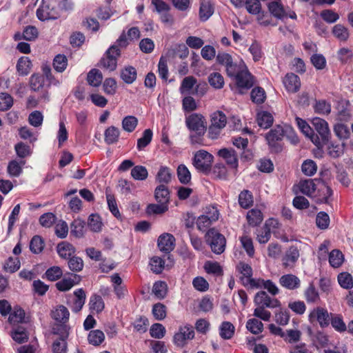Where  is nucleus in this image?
Returning a JSON list of instances; mask_svg holds the SVG:
<instances>
[{"label": "nucleus", "mask_w": 353, "mask_h": 353, "mask_svg": "<svg viewBox=\"0 0 353 353\" xmlns=\"http://www.w3.org/2000/svg\"><path fill=\"white\" fill-rule=\"evenodd\" d=\"M44 248V242L41 236L36 235L30 243V249L34 254L40 253Z\"/></svg>", "instance_id": "64"}, {"label": "nucleus", "mask_w": 353, "mask_h": 353, "mask_svg": "<svg viewBox=\"0 0 353 353\" xmlns=\"http://www.w3.org/2000/svg\"><path fill=\"white\" fill-rule=\"evenodd\" d=\"M285 137L284 125H276L265 136L269 146L274 149L276 152H280V141Z\"/></svg>", "instance_id": "5"}, {"label": "nucleus", "mask_w": 353, "mask_h": 353, "mask_svg": "<svg viewBox=\"0 0 353 353\" xmlns=\"http://www.w3.org/2000/svg\"><path fill=\"white\" fill-rule=\"evenodd\" d=\"M205 241L214 254H220L224 252L226 244L225 238L215 228L208 230L205 234Z\"/></svg>", "instance_id": "4"}, {"label": "nucleus", "mask_w": 353, "mask_h": 353, "mask_svg": "<svg viewBox=\"0 0 353 353\" xmlns=\"http://www.w3.org/2000/svg\"><path fill=\"white\" fill-rule=\"evenodd\" d=\"M239 203L244 209L249 208L253 203V196L249 190H245L239 195Z\"/></svg>", "instance_id": "45"}, {"label": "nucleus", "mask_w": 353, "mask_h": 353, "mask_svg": "<svg viewBox=\"0 0 353 353\" xmlns=\"http://www.w3.org/2000/svg\"><path fill=\"white\" fill-rule=\"evenodd\" d=\"M85 222L81 219H74L71 225V234L77 238H81L84 235Z\"/></svg>", "instance_id": "33"}, {"label": "nucleus", "mask_w": 353, "mask_h": 353, "mask_svg": "<svg viewBox=\"0 0 353 353\" xmlns=\"http://www.w3.org/2000/svg\"><path fill=\"white\" fill-rule=\"evenodd\" d=\"M304 296L306 301L310 303H316L319 300V294L313 283H310L309 286L304 292Z\"/></svg>", "instance_id": "48"}, {"label": "nucleus", "mask_w": 353, "mask_h": 353, "mask_svg": "<svg viewBox=\"0 0 353 353\" xmlns=\"http://www.w3.org/2000/svg\"><path fill=\"white\" fill-rule=\"evenodd\" d=\"M279 283L288 290H294L300 288L301 280L294 274H288L280 277Z\"/></svg>", "instance_id": "22"}, {"label": "nucleus", "mask_w": 353, "mask_h": 353, "mask_svg": "<svg viewBox=\"0 0 353 353\" xmlns=\"http://www.w3.org/2000/svg\"><path fill=\"white\" fill-rule=\"evenodd\" d=\"M247 329L254 334L261 333L263 330V324L258 319H250L246 323Z\"/></svg>", "instance_id": "49"}, {"label": "nucleus", "mask_w": 353, "mask_h": 353, "mask_svg": "<svg viewBox=\"0 0 353 353\" xmlns=\"http://www.w3.org/2000/svg\"><path fill=\"white\" fill-rule=\"evenodd\" d=\"M319 180L318 179H302L296 185L294 188H296V193L299 192L307 196H313L317 188V183Z\"/></svg>", "instance_id": "17"}, {"label": "nucleus", "mask_w": 353, "mask_h": 353, "mask_svg": "<svg viewBox=\"0 0 353 353\" xmlns=\"http://www.w3.org/2000/svg\"><path fill=\"white\" fill-rule=\"evenodd\" d=\"M19 134L21 139L28 140L31 143L37 140V134L27 126L20 128L19 129Z\"/></svg>", "instance_id": "62"}, {"label": "nucleus", "mask_w": 353, "mask_h": 353, "mask_svg": "<svg viewBox=\"0 0 353 353\" xmlns=\"http://www.w3.org/2000/svg\"><path fill=\"white\" fill-rule=\"evenodd\" d=\"M194 337V331L190 325L180 327L179 331L174 336V343L179 347H183L188 340Z\"/></svg>", "instance_id": "10"}, {"label": "nucleus", "mask_w": 353, "mask_h": 353, "mask_svg": "<svg viewBox=\"0 0 353 353\" xmlns=\"http://www.w3.org/2000/svg\"><path fill=\"white\" fill-rule=\"evenodd\" d=\"M140 32L137 28L133 27L128 31V38L125 34H122L117 41L120 47H125L128 44V40L132 41L139 38Z\"/></svg>", "instance_id": "25"}, {"label": "nucleus", "mask_w": 353, "mask_h": 353, "mask_svg": "<svg viewBox=\"0 0 353 353\" xmlns=\"http://www.w3.org/2000/svg\"><path fill=\"white\" fill-rule=\"evenodd\" d=\"M236 270L240 274L239 279L243 285L252 289L261 288V279L252 278L253 271L252 267L244 262H239L236 265Z\"/></svg>", "instance_id": "3"}, {"label": "nucleus", "mask_w": 353, "mask_h": 353, "mask_svg": "<svg viewBox=\"0 0 353 353\" xmlns=\"http://www.w3.org/2000/svg\"><path fill=\"white\" fill-rule=\"evenodd\" d=\"M138 125V119L134 116H126L121 121L122 129L127 132H132Z\"/></svg>", "instance_id": "39"}, {"label": "nucleus", "mask_w": 353, "mask_h": 353, "mask_svg": "<svg viewBox=\"0 0 353 353\" xmlns=\"http://www.w3.org/2000/svg\"><path fill=\"white\" fill-rule=\"evenodd\" d=\"M32 69V63L27 57H21L17 64V70L20 75H28Z\"/></svg>", "instance_id": "32"}, {"label": "nucleus", "mask_w": 353, "mask_h": 353, "mask_svg": "<svg viewBox=\"0 0 353 353\" xmlns=\"http://www.w3.org/2000/svg\"><path fill=\"white\" fill-rule=\"evenodd\" d=\"M247 220L249 225L252 226H257L263 220V216L261 211L259 209H252L247 213Z\"/></svg>", "instance_id": "31"}, {"label": "nucleus", "mask_w": 353, "mask_h": 353, "mask_svg": "<svg viewBox=\"0 0 353 353\" xmlns=\"http://www.w3.org/2000/svg\"><path fill=\"white\" fill-rule=\"evenodd\" d=\"M254 302L256 307L253 315L264 321H269L271 312L266 308H276L281 306V302L275 298H271L265 291L258 292L254 296Z\"/></svg>", "instance_id": "1"}, {"label": "nucleus", "mask_w": 353, "mask_h": 353, "mask_svg": "<svg viewBox=\"0 0 353 353\" xmlns=\"http://www.w3.org/2000/svg\"><path fill=\"white\" fill-rule=\"evenodd\" d=\"M235 327L232 323L229 321H224L221 323L219 328V334L223 339H230L234 334Z\"/></svg>", "instance_id": "37"}, {"label": "nucleus", "mask_w": 353, "mask_h": 353, "mask_svg": "<svg viewBox=\"0 0 353 353\" xmlns=\"http://www.w3.org/2000/svg\"><path fill=\"white\" fill-rule=\"evenodd\" d=\"M137 70L132 66H126L121 72V78L128 83H132L137 79Z\"/></svg>", "instance_id": "36"}, {"label": "nucleus", "mask_w": 353, "mask_h": 353, "mask_svg": "<svg viewBox=\"0 0 353 353\" xmlns=\"http://www.w3.org/2000/svg\"><path fill=\"white\" fill-rule=\"evenodd\" d=\"M154 197L159 203L168 205L170 200V191L165 185H158L154 190Z\"/></svg>", "instance_id": "27"}, {"label": "nucleus", "mask_w": 353, "mask_h": 353, "mask_svg": "<svg viewBox=\"0 0 353 353\" xmlns=\"http://www.w3.org/2000/svg\"><path fill=\"white\" fill-rule=\"evenodd\" d=\"M50 316L55 321L52 328V333L62 337H68L70 330L68 324L70 319V312L68 308L63 305H57L52 310Z\"/></svg>", "instance_id": "2"}, {"label": "nucleus", "mask_w": 353, "mask_h": 353, "mask_svg": "<svg viewBox=\"0 0 353 353\" xmlns=\"http://www.w3.org/2000/svg\"><path fill=\"white\" fill-rule=\"evenodd\" d=\"M311 123L321 139L324 141H329L331 132L327 122L319 117H314L311 120Z\"/></svg>", "instance_id": "18"}, {"label": "nucleus", "mask_w": 353, "mask_h": 353, "mask_svg": "<svg viewBox=\"0 0 353 353\" xmlns=\"http://www.w3.org/2000/svg\"><path fill=\"white\" fill-rule=\"evenodd\" d=\"M37 18L41 21L54 19L56 18L54 10L53 0H42V2L37 10Z\"/></svg>", "instance_id": "11"}, {"label": "nucleus", "mask_w": 353, "mask_h": 353, "mask_svg": "<svg viewBox=\"0 0 353 353\" xmlns=\"http://www.w3.org/2000/svg\"><path fill=\"white\" fill-rule=\"evenodd\" d=\"M25 319V312L24 310L19 307L16 306L14 307L12 312H10V316L8 318V321L11 324H17L19 323H23Z\"/></svg>", "instance_id": "41"}, {"label": "nucleus", "mask_w": 353, "mask_h": 353, "mask_svg": "<svg viewBox=\"0 0 353 353\" xmlns=\"http://www.w3.org/2000/svg\"><path fill=\"white\" fill-rule=\"evenodd\" d=\"M12 337L14 341L18 343H23L28 341V334L26 329L21 326H18L12 333Z\"/></svg>", "instance_id": "58"}, {"label": "nucleus", "mask_w": 353, "mask_h": 353, "mask_svg": "<svg viewBox=\"0 0 353 353\" xmlns=\"http://www.w3.org/2000/svg\"><path fill=\"white\" fill-rule=\"evenodd\" d=\"M157 245L161 252L168 254L174 248L175 238L171 234L164 233L158 238Z\"/></svg>", "instance_id": "20"}, {"label": "nucleus", "mask_w": 353, "mask_h": 353, "mask_svg": "<svg viewBox=\"0 0 353 353\" xmlns=\"http://www.w3.org/2000/svg\"><path fill=\"white\" fill-rule=\"evenodd\" d=\"M186 125L190 130L199 134L203 133L205 130V122L202 115L192 114L186 118Z\"/></svg>", "instance_id": "16"}, {"label": "nucleus", "mask_w": 353, "mask_h": 353, "mask_svg": "<svg viewBox=\"0 0 353 353\" xmlns=\"http://www.w3.org/2000/svg\"><path fill=\"white\" fill-rule=\"evenodd\" d=\"M272 114L267 111H261L257 114V123L264 129L268 128L273 123Z\"/></svg>", "instance_id": "34"}, {"label": "nucleus", "mask_w": 353, "mask_h": 353, "mask_svg": "<svg viewBox=\"0 0 353 353\" xmlns=\"http://www.w3.org/2000/svg\"><path fill=\"white\" fill-rule=\"evenodd\" d=\"M248 70L245 63L241 60L239 63L233 61L225 68L227 74L231 78H236L243 71Z\"/></svg>", "instance_id": "30"}, {"label": "nucleus", "mask_w": 353, "mask_h": 353, "mask_svg": "<svg viewBox=\"0 0 353 353\" xmlns=\"http://www.w3.org/2000/svg\"><path fill=\"white\" fill-rule=\"evenodd\" d=\"M177 176L179 181L183 184H188L191 180V174L189 170L183 164L178 166Z\"/></svg>", "instance_id": "60"}, {"label": "nucleus", "mask_w": 353, "mask_h": 353, "mask_svg": "<svg viewBox=\"0 0 353 353\" xmlns=\"http://www.w3.org/2000/svg\"><path fill=\"white\" fill-rule=\"evenodd\" d=\"M121 130L114 125L108 127L103 133L104 141L108 145L117 143L119 141Z\"/></svg>", "instance_id": "24"}, {"label": "nucleus", "mask_w": 353, "mask_h": 353, "mask_svg": "<svg viewBox=\"0 0 353 353\" xmlns=\"http://www.w3.org/2000/svg\"><path fill=\"white\" fill-rule=\"evenodd\" d=\"M308 318L310 323L318 322L321 327H327L331 319L327 310L321 307L314 308L310 312Z\"/></svg>", "instance_id": "7"}, {"label": "nucleus", "mask_w": 353, "mask_h": 353, "mask_svg": "<svg viewBox=\"0 0 353 353\" xmlns=\"http://www.w3.org/2000/svg\"><path fill=\"white\" fill-rule=\"evenodd\" d=\"M68 264L71 271L77 272L83 270L84 263L81 258L73 256L68 258Z\"/></svg>", "instance_id": "61"}, {"label": "nucleus", "mask_w": 353, "mask_h": 353, "mask_svg": "<svg viewBox=\"0 0 353 353\" xmlns=\"http://www.w3.org/2000/svg\"><path fill=\"white\" fill-rule=\"evenodd\" d=\"M343 260V254L339 250H334L329 254V262L333 268L340 267L342 265Z\"/></svg>", "instance_id": "53"}, {"label": "nucleus", "mask_w": 353, "mask_h": 353, "mask_svg": "<svg viewBox=\"0 0 353 353\" xmlns=\"http://www.w3.org/2000/svg\"><path fill=\"white\" fill-rule=\"evenodd\" d=\"M153 132L150 129L143 131L142 137L137 140V148L139 151L144 149L152 141Z\"/></svg>", "instance_id": "47"}, {"label": "nucleus", "mask_w": 353, "mask_h": 353, "mask_svg": "<svg viewBox=\"0 0 353 353\" xmlns=\"http://www.w3.org/2000/svg\"><path fill=\"white\" fill-rule=\"evenodd\" d=\"M334 36L339 40L345 41L349 38L348 29L341 24L335 25L332 28Z\"/></svg>", "instance_id": "50"}, {"label": "nucleus", "mask_w": 353, "mask_h": 353, "mask_svg": "<svg viewBox=\"0 0 353 353\" xmlns=\"http://www.w3.org/2000/svg\"><path fill=\"white\" fill-rule=\"evenodd\" d=\"M268 9L274 17L279 19H284L286 18L296 19V17L295 12L290 10L285 9L277 1L269 3Z\"/></svg>", "instance_id": "14"}, {"label": "nucleus", "mask_w": 353, "mask_h": 353, "mask_svg": "<svg viewBox=\"0 0 353 353\" xmlns=\"http://www.w3.org/2000/svg\"><path fill=\"white\" fill-rule=\"evenodd\" d=\"M71 276L72 277L63 278L56 283V287L59 291H68L81 281V276L79 275L71 274Z\"/></svg>", "instance_id": "23"}, {"label": "nucleus", "mask_w": 353, "mask_h": 353, "mask_svg": "<svg viewBox=\"0 0 353 353\" xmlns=\"http://www.w3.org/2000/svg\"><path fill=\"white\" fill-rule=\"evenodd\" d=\"M196 85V79L192 77H186L181 82L180 92L182 94H194V90Z\"/></svg>", "instance_id": "28"}, {"label": "nucleus", "mask_w": 353, "mask_h": 353, "mask_svg": "<svg viewBox=\"0 0 353 353\" xmlns=\"http://www.w3.org/2000/svg\"><path fill=\"white\" fill-rule=\"evenodd\" d=\"M236 83L235 92L243 94L245 91L251 88L254 85V79L248 70L241 72L234 79Z\"/></svg>", "instance_id": "6"}, {"label": "nucleus", "mask_w": 353, "mask_h": 353, "mask_svg": "<svg viewBox=\"0 0 353 353\" xmlns=\"http://www.w3.org/2000/svg\"><path fill=\"white\" fill-rule=\"evenodd\" d=\"M88 225L92 232H100L103 225L101 216L97 214H90L88 217Z\"/></svg>", "instance_id": "46"}, {"label": "nucleus", "mask_w": 353, "mask_h": 353, "mask_svg": "<svg viewBox=\"0 0 353 353\" xmlns=\"http://www.w3.org/2000/svg\"><path fill=\"white\" fill-rule=\"evenodd\" d=\"M120 51L117 46H112L107 51L105 56L101 59V65L108 70L113 71L117 65V57Z\"/></svg>", "instance_id": "9"}, {"label": "nucleus", "mask_w": 353, "mask_h": 353, "mask_svg": "<svg viewBox=\"0 0 353 353\" xmlns=\"http://www.w3.org/2000/svg\"><path fill=\"white\" fill-rule=\"evenodd\" d=\"M245 7L248 12L252 14H259L258 21L260 24L268 26L270 24V20L267 19V14L263 12L261 13V3L260 0H246Z\"/></svg>", "instance_id": "15"}, {"label": "nucleus", "mask_w": 353, "mask_h": 353, "mask_svg": "<svg viewBox=\"0 0 353 353\" xmlns=\"http://www.w3.org/2000/svg\"><path fill=\"white\" fill-rule=\"evenodd\" d=\"M105 339L103 332L99 330H94L90 332L88 336V340L90 344L93 345H99Z\"/></svg>", "instance_id": "52"}, {"label": "nucleus", "mask_w": 353, "mask_h": 353, "mask_svg": "<svg viewBox=\"0 0 353 353\" xmlns=\"http://www.w3.org/2000/svg\"><path fill=\"white\" fill-rule=\"evenodd\" d=\"M20 268V261L17 257L10 256L4 263L3 269L5 272L14 273Z\"/></svg>", "instance_id": "51"}, {"label": "nucleus", "mask_w": 353, "mask_h": 353, "mask_svg": "<svg viewBox=\"0 0 353 353\" xmlns=\"http://www.w3.org/2000/svg\"><path fill=\"white\" fill-rule=\"evenodd\" d=\"M168 285L165 281H156L152 287V293L159 299H163L167 294Z\"/></svg>", "instance_id": "44"}, {"label": "nucleus", "mask_w": 353, "mask_h": 353, "mask_svg": "<svg viewBox=\"0 0 353 353\" xmlns=\"http://www.w3.org/2000/svg\"><path fill=\"white\" fill-rule=\"evenodd\" d=\"M103 80V76L101 72L97 70H91L87 76V81L89 85L93 87H98L101 85Z\"/></svg>", "instance_id": "43"}, {"label": "nucleus", "mask_w": 353, "mask_h": 353, "mask_svg": "<svg viewBox=\"0 0 353 353\" xmlns=\"http://www.w3.org/2000/svg\"><path fill=\"white\" fill-rule=\"evenodd\" d=\"M85 292L82 288L76 290L73 296H69L67 299V305L73 312L77 313L81 310L85 301Z\"/></svg>", "instance_id": "8"}, {"label": "nucleus", "mask_w": 353, "mask_h": 353, "mask_svg": "<svg viewBox=\"0 0 353 353\" xmlns=\"http://www.w3.org/2000/svg\"><path fill=\"white\" fill-rule=\"evenodd\" d=\"M57 250L59 256L65 259L70 258L75 252L74 247L66 241L59 243L57 247Z\"/></svg>", "instance_id": "29"}, {"label": "nucleus", "mask_w": 353, "mask_h": 353, "mask_svg": "<svg viewBox=\"0 0 353 353\" xmlns=\"http://www.w3.org/2000/svg\"><path fill=\"white\" fill-rule=\"evenodd\" d=\"M283 83L288 92L295 93L301 88L299 77L293 73L287 74L283 80Z\"/></svg>", "instance_id": "21"}, {"label": "nucleus", "mask_w": 353, "mask_h": 353, "mask_svg": "<svg viewBox=\"0 0 353 353\" xmlns=\"http://www.w3.org/2000/svg\"><path fill=\"white\" fill-rule=\"evenodd\" d=\"M300 257L299 249L294 245L290 246L281 258L282 265L285 269H293Z\"/></svg>", "instance_id": "12"}, {"label": "nucleus", "mask_w": 353, "mask_h": 353, "mask_svg": "<svg viewBox=\"0 0 353 353\" xmlns=\"http://www.w3.org/2000/svg\"><path fill=\"white\" fill-rule=\"evenodd\" d=\"M316 190L317 192L314 196L316 198L317 203L328 204L332 201V190L324 181H318Z\"/></svg>", "instance_id": "13"}, {"label": "nucleus", "mask_w": 353, "mask_h": 353, "mask_svg": "<svg viewBox=\"0 0 353 353\" xmlns=\"http://www.w3.org/2000/svg\"><path fill=\"white\" fill-rule=\"evenodd\" d=\"M213 12L214 10L210 0H203L199 10L200 19L205 21L212 16Z\"/></svg>", "instance_id": "38"}, {"label": "nucleus", "mask_w": 353, "mask_h": 353, "mask_svg": "<svg viewBox=\"0 0 353 353\" xmlns=\"http://www.w3.org/2000/svg\"><path fill=\"white\" fill-rule=\"evenodd\" d=\"M89 307L92 312H101L104 309V302L101 296L97 294L92 295L90 299Z\"/></svg>", "instance_id": "42"}, {"label": "nucleus", "mask_w": 353, "mask_h": 353, "mask_svg": "<svg viewBox=\"0 0 353 353\" xmlns=\"http://www.w3.org/2000/svg\"><path fill=\"white\" fill-rule=\"evenodd\" d=\"M106 200L108 205V208L111 213L116 218H121V214L119 210L117 203L115 199V197L113 194H112L108 189H106L105 191Z\"/></svg>", "instance_id": "40"}, {"label": "nucleus", "mask_w": 353, "mask_h": 353, "mask_svg": "<svg viewBox=\"0 0 353 353\" xmlns=\"http://www.w3.org/2000/svg\"><path fill=\"white\" fill-rule=\"evenodd\" d=\"M213 162V156H194L193 165L195 168L205 174L210 172Z\"/></svg>", "instance_id": "19"}, {"label": "nucleus", "mask_w": 353, "mask_h": 353, "mask_svg": "<svg viewBox=\"0 0 353 353\" xmlns=\"http://www.w3.org/2000/svg\"><path fill=\"white\" fill-rule=\"evenodd\" d=\"M211 125L223 129L227 123L225 115L221 111H216L212 114Z\"/></svg>", "instance_id": "54"}, {"label": "nucleus", "mask_w": 353, "mask_h": 353, "mask_svg": "<svg viewBox=\"0 0 353 353\" xmlns=\"http://www.w3.org/2000/svg\"><path fill=\"white\" fill-rule=\"evenodd\" d=\"M330 323L332 327L340 333L344 332L347 330V325L341 315L332 316Z\"/></svg>", "instance_id": "55"}, {"label": "nucleus", "mask_w": 353, "mask_h": 353, "mask_svg": "<svg viewBox=\"0 0 353 353\" xmlns=\"http://www.w3.org/2000/svg\"><path fill=\"white\" fill-rule=\"evenodd\" d=\"M20 159L11 161L8 165V173L10 176H19L22 172V167L25 164V161L22 157L24 156H19Z\"/></svg>", "instance_id": "26"}, {"label": "nucleus", "mask_w": 353, "mask_h": 353, "mask_svg": "<svg viewBox=\"0 0 353 353\" xmlns=\"http://www.w3.org/2000/svg\"><path fill=\"white\" fill-rule=\"evenodd\" d=\"M28 123L34 128H40L43 121V115L41 112L34 110L28 116Z\"/></svg>", "instance_id": "56"}, {"label": "nucleus", "mask_w": 353, "mask_h": 353, "mask_svg": "<svg viewBox=\"0 0 353 353\" xmlns=\"http://www.w3.org/2000/svg\"><path fill=\"white\" fill-rule=\"evenodd\" d=\"M68 65V59L63 54H57L53 60L54 69L58 72H63Z\"/></svg>", "instance_id": "59"}, {"label": "nucleus", "mask_w": 353, "mask_h": 353, "mask_svg": "<svg viewBox=\"0 0 353 353\" xmlns=\"http://www.w3.org/2000/svg\"><path fill=\"white\" fill-rule=\"evenodd\" d=\"M338 281L343 288L350 289L353 287L352 276L347 272L340 273L338 276Z\"/></svg>", "instance_id": "63"}, {"label": "nucleus", "mask_w": 353, "mask_h": 353, "mask_svg": "<svg viewBox=\"0 0 353 353\" xmlns=\"http://www.w3.org/2000/svg\"><path fill=\"white\" fill-rule=\"evenodd\" d=\"M208 80L210 85L216 90L223 88L225 85L223 77L218 72L210 73L208 77Z\"/></svg>", "instance_id": "35"}, {"label": "nucleus", "mask_w": 353, "mask_h": 353, "mask_svg": "<svg viewBox=\"0 0 353 353\" xmlns=\"http://www.w3.org/2000/svg\"><path fill=\"white\" fill-rule=\"evenodd\" d=\"M68 132L65 127V124L63 120H61L59 123V130L57 133V139L59 146L61 147L68 140Z\"/></svg>", "instance_id": "57"}]
</instances>
